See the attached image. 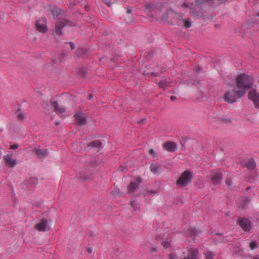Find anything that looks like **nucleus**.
<instances>
[{
    "instance_id": "nucleus-35",
    "label": "nucleus",
    "mask_w": 259,
    "mask_h": 259,
    "mask_svg": "<svg viewBox=\"0 0 259 259\" xmlns=\"http://www.w3.org/2000/svg\"><path fill=\"white\" fill-rule=\"evenodd\" d=\"M69 44L70 48H71V50H73L75 48L74 45L72 42H69Z\"/></svg>"
},
{
    "instance_id": "nucleus-34",
    "label": "nucleus",
    "mask_w": 259,
    "mask_h": 259,
    "mask_svg": "<svg viewBox=\"0 0 259 259\" xmlns=\"http://www.w3.org/2000/svg\"><path fill=\"white\" fill-rule=\"evenodd\" d=\"M169 259H176V256L174 254L171 253L169 255Z\"/></svg>"
},
{
    "instance_id": "nucleus-31",
    "label": "nucleus",
    "mask_w": 259,
    "mask_h": 259,
    "mask_svg": "<svg viewBox=\"0 0 259 259\" xmlns=\"http://www.w3.org/2000/svg\"><path fill=\"white\" fill-rule=\"evenodd\" d=\"M226 183L228 186H231L232 185V180L230 179H227L226 181Z\"/></svg>"
},
{
    "instance_id": "nucleus-43",
    "label": "nucleus",
    "mask_w": 259,
    "mask_h": 259,
    "mask_svg": "<svg viewBox=\"0 0 259 259\" xmlns=\"http://www.w3.org/2000/svg\"><path fill=\"white\" fill-rule=\"evenodd\" d=\"M257 16L258 17H259V12H258V13H257Z\"/></svg>"
},
{
    "instance_id": "nucleus-5",
    "label": "nucleus",
    "mask_w": 259,
    "mask_h": 259,
    "mask_svg": "<svg viewBox=\"0 0 259 259\" xmlns=\"http://www.w3.org/2000/svg\"><path fill=\"white\" fill-rule=\"evenodd\" d=\"M237 223L245 232H249L251 230V223L249 219L246 218H240L238 219Z\"/></svg>"
},
{
    "instance_id": "nucleus-19",
    "label": "nucleus",
    "mask_w": 259,
    "mask_h": 259,
    "mask_svg": "<svg viewBox=\"0 0 259 259\" xmlns=\"http://www.w3.org/2000/svg\"><path fill=\"white\" fill-rule=\"evenodd\" d=\"M250 199L248 198H243L240 203V207L245 209L247 204L249 202Z\"/></svg>"
},
{
    "instance_id": "nucleus-7",
    "label": "nucleus",
    "mask_w": 259,
    "mask_h": 259,
    "mask_svg": "<svg viewBox=\"0 0 259 259\" xmlns=\"http://www.w3.org/2000/svg\"><path fill=\"white\" fill-rule=\"evenodd\" d=\"M34 228L38 231L44 232L49 230V221L46 219H41L39 223L35 225Z\"/></svg>"
},
{
    "instance_id": "nucleus-20",
    "label": "nucleus",
    "mask_w": 259,
    "mask_h": 259,
    "mask_svg": "<svg viewBox=\"0 0 259 259\" xmlns=\"http://www.w3.org/2000/svg\"><path fill=\"white\" fill-rule=\"evenodd\" d=\"M198 233L199 232L196 228H192L190 229L189 235H191L193 237H196Z\"/></svg>"
},
{
    "instance_id": "nucleus-36",
    "label": "nucleus",
    "mask_w": 259,
    "mask_h": 259,
    "mask_svg": "<svg viewBox=\"0 0 259 259\" xmlns=\"http://www.w3.org/2000/svg\"><path fill=\"white\" fill-rule=\"evenodd\" d=\"M133 12V10L131 8H128L127 10V14H132Z\"/></svg>"
},
{
    "instance_id": "nucleus-21",
    "label": "nucleus",
    "mask_w": 259,
    "mask_h": 259,
    "mask_svg": "<svg viewBox=\"0 0 259 259\" xmlns=\"http://www.w3.org/2000/svg\"><path fill=\"white\" fill-rule=\"evenodd\" d=\"M102 143L100 141H95L93 142L89 146H92L93 147H97V148H100L102 146Z\"/></svg>"
},
{
    "instance_id": "nucleus-4",
    "label": "nucleus",
    "mask_w": 259,
    "mask_h": 259,
    "mask_svg": "<svg viewBox=\"0 0 259 259\" xmlns=\"http://www.w3.org/2000/svg\"><path fill=\"white\" fill-rule=\"evenodd\" d=\"M192 178V174L188 170H185L178 180L177 184L180 187L186 186Z\"/></svg>"
},
{
    "instance_id": "nucleus-9",
    "label": "nucleus",
    "mask_w": 259,
    "mask_h": 259,
    "mask_svg": "<svg viewBox=\"0 0 259 259\" xmlns=\"http://www.w3.org/2000/svg\"><path fill=\"white\" fill-rule=\"evenodd\" d=\"M211 181L214 184H219L222 180V174L219 169L212 170L211 174Z\"/></svg>"
},
{
    "instance_id": "nucleus-8",
    "label": "nucleus",
    "mask_w": 259,
    "mask_h": 259,
    "mask_svg": "<svg viewBox=\"0 0 259 259\" xmlns=\"http://www.w3.org/2000/svg\"><path fill=\"white\" fill-rule=\"evenodd\" d=\"M47 20L46 18H42L38 20L35 23V26L37 30L41 33H46L48 31L46 25Z\"/></svg>"
},
{
    "instance_id": "nucleus-3",
    "label": "nucleus",
    "mask_w": 259,
    "mask_h": 259,
    "mask_svg": "<svg viewBox=\"0 0 259 259\" xmlns=\"http://www.w3.org/2000/svg\"><path fill=\"white\" fill-rule=\"evenodd\" d=\"M74 25V23L66 19H59L56 23L55 28V31L58 35H61L62 34V29L66 26H72Z\"/></svg>"
},
{
    "instance_id": "nucleus-17",
    "label": "nucleus",
    "mask_w": 259,
    "mask_h": 259,
    "mask_svg": "<svg viewBox=\"0 0 259 259\" xmlns=\"http://www.w3.org/2000/svg\"><path fill=\"white\" fill-rule=\"evenodd\" d=\"M150 170L154 174H160L161 172V167L158 164H152L150 166Z\"/></svg>"
},
{
    "instance_id": "nucleus-29",
    "label": "nucleus",
    "mask_w": 259,
    "mask_h": 259,
    "mask_svg": "<svg viewBox=\"0 0 259 259\" xmlns=\"http://www.w3.org/2000/svg\"><path fill=\"white\" fill-rule=\"evenodd\" d=\"M149 153L150 155H152L153 157H156L157 156L156 153L155 152V151L153 149H149Z\"/></svg>"
},
{
    "instance_id": "nucleus-15",
    "label": "nucleus",
    "mask_w": 259,
    "mask_h": 259,
    "mask_svg": "<svg viewBox=\"0 0 259 259\" xmlns=\"http://www.w3.org/2000/svg\"><path fill=\"white\" fill-rule=\"evenodd\" d=\"M52 106L54 107L55 111L57 114L62 113L65 111V108L63 107H60L56 101L53 102Z\"/></svg>"
},
{
    "instance_id": "nucleus-2",
    "label": "nucleus",
    "mask_w": 259,
    "mask_h": 259,
    "mask_svg": "<svg viewBox=\"0 0 259 259\" xmlns=\"http://www.w3.org/2000/svg\"><path fill=\"white\" fill-rule=\"evenodd\" d=\"M244 95V91L239 90L235 86H231L226 91L224 99L227 102L232 103L236 102L237 99L241 98Z\"/></svg>"
},
{
    "instance_id": "nucleus-6",
    "label": "nucleus",
    "mask_w": 259,
    "mask_h": 259,
    "mask_svg": "<svg viewBox=\"0 0 259 259\" xmlns=\"http://www.w3.org/2000/svg\"><path fill=\"white\" fill-rule=\"evenodd\" d=\"M248 98L253 102L254 106L259 109V92L255 89H251L248 94Z\"/></svg>"
},
{
    "instance_id": "nucleus-27",
    "label": "nucleus",
    "mask_w": 259,
    "mask_h": 259,
    "mask_svg": "<svg viewBox=\"0 0 259 259\" xmlns=\"http://www.w3.org/2000/svg\"><path fill=\"white\" fill-rule=\"evenodd\" d=\"M257 246V244L255 241H252L249 244V247L251 249L253 250L255 249Z\"/></svg>"
},
{
    "instance_id": "nucleus-32",
    "label": "nucleus",
    "mask_w": 259,
    "mask_h": 259,
    "mask_svg": "<svg viewBox=\"0 0 259 259\" xmlns=\"http://www.w3.org/2000/svg\"><path fill=\"white\" fill-rule=\"evenodd\" d=\"M18 148V145L17 144H13V145H11L10 146V149H13V150H15V149H16Z\"/></svg>"
},
{
    "instance_id": "nucleus-25",
    "label": "nucleus",
    "mask_w": 259,
    "mask_h": 259,
    "mask_svg": "<svg viewBox=\"0 0 259 259\" xmlns=\"http://www.w3.org/2000/svg\"><path fill=\"white\" fill-rule=\"evenodd\" d=\"M156 193V192L154 190H150L145 191L143 193V194H144V196H147V195H150L151 194H155Z\"/></svg>"
},
{
    "instance_id": "nucleus-38",
    "label": "nucleus",
    "mask_w": 259,
    "mask_h": 259,
    "mask_svg": "<svg viewBox=\"0 0 259 259\" xmlns=\"http://www.w3.org/2000/svg\"><path fill=\"white\" fill-rule=\"evenodd\" d=\"M176 99V97L175 96H171V97H170V99H171L172 101L175 100Z\"/></svg>"
},
{
    "instance_id": "nucleus-28",
    "label": "nucleus",
    "mask_w": 259,
    "mask_h": 259,
    "mask_svg": "<svg viewBox=\"0 0 259 259\" xmlns=\"http://www.w3.org/2000/svg\"><path fill=\"white\" fill-rule=\"evenodd\" d=\"M184 26L186 28H189L191 26V22L187 20L184 22Z\"/></svg>"
},
{
    "instance_id": "nucleus-16",
    "label": "nucleus",
    "mask_w": 259,
    "mask_h": 259,
    "mask_svg": "<svg viewBox=\"0 0 259 259\" xmlns=\"http://www.w3.org/2000/svg\"><path fill=\"white\" fill-rule=\"evenodd\" d=\"M244 165L247 168V169L252 170L255 168L256 164L254 160L252 158L247 160L245 162Z\"/></svg>"
},
{
    "instance_id": "nucleus-39",
    "label": "nucleus",
    "mask_w": 259,
    "mask_h": 259,
    "mask_svg": "<svg viewBox=\"0 0 259 259\" xmlns=\"http://www.w3.org/2000/svg\"><path fill=\"white\" fill-rule=\"evenodd\" d=\"M135 201H132V202H131V204L132 206L135 207Z\"/></svg>"
},
{
    "instance_id": "nucleus-33",
    "label": "nucleus",
    "mask_w": 259,
    "mask_h": 259,
    "mask_svg": "<svg viewBox=\"0 0 259 259\" xmlns=\"http://www.w3.org/2000/svg\"><path fill=\"white\" fill-rule=\"evenodd\" d=\"M206 259H213V255L211 253L206 254Z\"/></svg>"
},
{
    "instance_id": "nucleus-10",
    "label": "nucleus",
    "mask_w": 259,
    "mask_h": 259,
    "mask_svg": "<svg viewBox=\"0 0 259 259\" xmlns=\"http://www.w3.org/2000/svg\"><path fill=\"white\" fill-rule=\"evenodd\" d=\"M141 181V178H137L135 182H131L127 188L128 193L130 194L133 193L138 189Z\"/></svg>"
},
{
    "instance_id": "nucleus-11",
    "label": "nucleus",
    "mask_w": 259,
    "mask_h": 259,
    "mask_svg": "<svg viewBox=\"0 0 259 259\" xmlns=\"http://www.w3.org/2000/svg\"><path fill=\"white\" fill-rule=\"evenodd\" d=\"M13 154H8L4 155L3 158L5 160V164L11 167H13L16 164V161L12 158Z\"/></svg>"
},
{
    "instance_id": "nucleus-37",
    "label": "nucleus",
    "mask_w": 259,
    "mask_h": 259,
    "mask_svg": "<svg viewBox=\"0 0 259 259\" xmlns=\"http://www.w3.org/2000/svg\"><path fill=\"white\" fill-rule=\"evenodd\" d=\"M87 250L89 253H91L92 252V249L91 248H87Z\"/></svg>"
},
{
    "instance_id": "nucleus-1",
    "label": "nucleus",
    "mask_w": 259,
    "mask_h": 259,
    "mask_svg": "<svg viewBox=\"0 0 259 259\" xmlns=\"http://www.w3.org/2000/svg\"><path fill=\"white\" fill-rule=\"evenodd\" d=\"M253 78L252 76L244 73L238 75L236 78V88L239 90L246 93V89L251 88L253 85Z\"/></svg>"
},
{
    "instance_id": "nucleus-40",
    "label": "nucleus",
    "mask_w": 259,
    "mask_h": 259,
    "mask_svg": "<svg viewBox=\"0 0 259 259\" xmlns=\"http://www.w3.org/2000/svg\"><path fill=\"white\" fill-rule=\"evenodd\" d=\"M92 98H93V95L91 94L89 96L88 100H91Z\"/></svg>"
},
{
    "instance_id": "nucleus-42",
    "label": "nucleus",
    "mask_w": 259,
    "mask_h": 259,
    "mask_svg": "<svg viewBox=\"0 0 259 259\" xmlns=\"http://www.w3.org/2000/svg\"><path fill=\"white\" fill-rule=\"evenodd\" d=\"M56 124L57 125H59V123H58V122H56Z\"/></svg>"
},
{
    "instance_id": "nucleus-14",
    "label": "nucleus",
    "mask_w": 259,
    "mask_h": 259,
    "mask_svg": "<svg viewBox=\"0 0 259 259\" xmlns=\"http://www.w3.org/2000/svg\"><path fill=\"white\" fill-rule=\"evenodd\" d=\"M33 152L38 158H44L48 154L47 150L35 148L33 150Z\"/></svg>"
},
{
    "instance_id": "nucleus-18",
    "label": "nucleus",
    "mask_w": 259,
    "mask_h": 259,
    "mask_svg": "<svg viewBox=\"0 0 259 259\" xmlns=\"http://www.w3.org/2000/svg\"><path fill=\"white\" fill-rule=\"evenodd\" d=\"M51 12L52 15L53 16V17L56 19L59 15H60L61 10L58 8L53 7L51 8Z\"/></svg>"
},
{
    "instance_id": "nucleus-23",
    "label": "nucleus",
    "mask_w": 259,
    "mask_h": 259,
    "mask_svg": "<svg viewBox=\"0 0 259 259\" xmlns=\"http://www.w3.org/2000/svg\"><path fill=\"white\" fill-rule=\"evenodd\" d=\"M16 115L19 119L23 120L25 118L24 114L20 109L16 111Z\"/></svg>"
},
{
    "instance_id": "nucleus-30",
    "label": "nucleus",
    "mask_w": 259,
    "mask_h": 259,
    "mask_svg": "<svg viewBox=\"0 0 259 259\" xmlns=\"http://www.w3.org/2000/svg\"><path fill=\"white\" fill-rule=\"evenodd\" d=\"M162 244L164 248H167L170 246V243L167 241H163Z\"/></svg>"
},
{
    "instance_id": "nucleus-26",
    "label": "nucleus",
    "mask_w": 259,
    "mask_h": 259,
    "mask_svg": "<svg viewBox=\"0 0 259 259\" xmlns=\"http://www.w3.org/2000/svg\"><path fill=\"white\" fill-rule=\"evenodd\" d=\"M78 178L82 180H88L90 179V177L88 175L80 174V176H78Z\"/></svg>"
},
{
    "instance_id": "nucleus-41",
    "label": "nucleus",
    "mask_w": 259,
    "mask_h": 259,
    "mask_svg": "<svg viewBox=\"0 0 259 259\" xmlns=\"http://www.w3.org/2000/svg\"><path fill=\"white\" fill-rule=\"evenodd\" d=\"M78 51H79V52L81 51V52H83V50L82 49H79V50H78Z\"/></svg>"
},
{
    "instance_id": "nucleus-22",
    "label": "nucleus",
    "mask_w": 259,
    "mask_h": 259,
    "mask_svg": "<svg viewBox=\"0 0 259 259\" xmlns=\"http://www.w3.org/2000/svg\"><path fill=\"white\" fill-rule=\"evenodd\" d=\"M159 85L161 88L164 89L165 87L170 85V83L166 80H162L159 82Z\"/></svg>"
},
{
    "instance_id": "nucleus-24",
    "label": "nucleus",
    "mask_w": 259,
    "mask_h": 259,
    "mask_svg": "<svg viewBox=\"0 0 259 259\" xmlns=\"http://www.w3.org/2000/svg\"><path fill=\"white\" fill-rule=\"evenodd\" d=\"M120 190L119 188H115L112 192L111 194L114 197H117L120 193Z\"/></svg>"
},
{
    "instance_id": "nucleus-44",
    "label": "nucleus",
    "mask_w": 259,
    "mask_h": 259,
    "mask_svg": "<svg viewBox=\"0 0 259 259\" xmlns=\"http://www.w3.org/2000/svg\"><path fill=\"white\" fill-rule=\"evenodd\" d=\"M253 259H259V257H255Z\"/></svg>"
},
{
    "instance_id": "nucleus-13",
    "label": "nucleus",
    "mask_w": 259,
    "mask_h": 259,
    "mask_svg": "<svg viewBox=\"0 0 259 259\" xmlns=\"http://www.w3.org/2000/svg\"><path fill=\"white\" fill-rule=\"evenodd\" d=\"M164 149L168 152H174L177 149L176 144L172 142H167L163 144Z\"/></svg>"
},
{
    "instance_id": "nucleus-12",
    "label": "nucleus",
    "mask_w": 259,
    "mask_h": 259,
    "mask_svg": "<svg viewBox=\"0 0 259 259\" xmlns=\"http://www.w3.org/2000/svg\"><path fill=\"white\" fill-rule=\"evenodd\" d=\"M77 124L83 125L86 123V117L82 113H78L74 115Z\"/></svg>"
}]
</instances>
